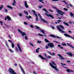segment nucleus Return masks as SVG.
I'll use <instances>...</instances> for the list:
<instances>
[{
  "label": "nucleus",
  "mask_w": 74,
  "mask_h": 74,
  "mask_svg": "<svg viewBox=\"0 0 74 74\" xmlns=\"http://www.w3.org/2000/svg\"><path fill=\"white\" fill-rule=\"evenodd\" d=\"M40 49V48L38 47L37 48V49H36V53H38L39 52V51H38V50Z\"/></svg>",
  "instance_id": "nucleus-20"
},
{
  "label": "nucleus",
  "mask_w": 74,
  "mask_h": 74,
  "mask_svg": "<svg viewBox=\"0 0 74 74\" xmlns=\"http://www.w3.org/2000/svg\"><path fill=\"white\" fill-rule=\"evenodd\" d=\"M41 41H40V40H38L37 42L39 43V44H40V43H41L42 42Z\"/></svg>",
  "instance_id": "nucleus-38"
},
{
  "label": "nucleus",
  "mask_w": 74,
  "mask_h": 74,
  "mask_svg": "<svg viewBox=\"0 0 74 74\" xmlns=\"http://www.w3.org/2000/svg\"><path fill=\"white\" fill-rule=\"evenodd\" d=\"M61 66H62V67H64V66H63L64 64H63V63H61Z\"/></svg>",
  "instance_id": "nucleus-45"
},
{
  "label": "nucleus",
  "mask_w": 74,
  "mask_h": 74,
  "mask_svg": "<svg viewBox=\"0 0 74 74\" xmlns=\"http://www.w3.org/2000/svg\"><path fill=\"white\" fill-rule=\"evenodd\" d=\"M50 37H56L57 38H58V39H61V37H60L58 36H55L52 34H50Z\"/></svg>",
  "instance_id": "nucleus-10"
},
{
  "label": "nucleus",
  "mask_w": 74,
  "mask_h": 74,
  "mask_svg": "<svg viewBox=\"0 0 74 74\" xmlns=\"http://www.w3.org/2000/svg\"><path fill=\"white\" fill-rule=\"evenodd\" d=\"M5 12H8L7 10L5 9Z\"/></svg>",
  "instance_id": "nucleus-60"
},
{
  "label": "nucleus",
  "mask_w": 74,
  "mask_h": 74,
  "mask_svg": "<svg viewBox=\"0 0 74 74\" xmlns=\"http://www.w3.org/2000/svg\"><path fill=\"white\" fill-rule=\"evenodd\" d=\"M51 63H52L54 65H55V66H56V64L55 63V62H51Z\"/></svg>",
  "instance_id": "nucleus-32"
},
{
  "label": "nucleus",
  "mask_w": 74,
  "mask_h": 74,
  "mask_svg": "<svg viewBox=\"0 0 74 74\" xmlns=\"http://www.w3.org/2000/svg\"><path fill=\"white\" fill-rule=\"evenodd\" d=\"M52 7L53 8H55V9H56V10L58 9V8H56L55 7L52 6Z\"/></svg>",
  "instance_id": "nucleus-46"
},
{
  "label": "nucleus",
  "mask_w": 74,
  "mask_h": 74,
  "mask_svg": "<svg viewBox=\"0 0 74 74\" xmlns=\"http://www.w3.org/2000/svg\"><path fill=\"white\" fill-rule=\"evenodd\" d=\"M49 11H51V12H53V10H51L50 9H49Z\"/></svg>",
  "instance_id": "nucleus-55"
},
{
  "label": "nucleus",
  "mask_w": 74,
  "mask_h": 74,
  "mask_svg": "<svg viewBox=\"0 0 74 74\" xmlns=\"http://www.w3.org/2000/svg\"><path fill=\"white\" fill-rule=\"evenodd\" d=\"M48 53H49V54L51 55V52L50 51H48L47 52Z\"/></svg>",
  "instance_id": "nucleus-61"
},
{
  "label": "nucleus",
  "mask_w": 74,
  "mask_h": 74,
  "mask_svg": "<svg viewBox=\"0 0 74 74\" xmlns=\"http://www.w3.org/2000/svg\"><path fill=\"white\" fill-rule=\"evenodd\" d=\"M49 58H51V56H48L47 59H48V58L49 59Z\"/></svg>",
  "instance_id": "nucleus-58"
},
{
  "label": "nucleus",
  "mask_w": 74,
  "mask_h": 74,
  "mask_svg": "<svg viewBox=\"0 0 74 74\" xmlns=\"http://www.w3.org/2000/svg\"><path fill=\"white\" fill-rule=\"evenodd\" d=\"M39 1H40V2H41V3H44V2L42 1H43V0H39Z\"/></svg>",
  "instance_id": "nucleus-35"
},
{
  "label": "nucleus",
  "mask_w": 74,
  "mask_h": 74,
  "mask_svg": "<svg viewBox=\"0 0 74 74\" xmlns=\"http://www.w3.org/2000/svg\"><path fill=\"white\" fill-rule=\"evenodd\" d=\"M14 43H12V48H14Z\"/></svg>",
  "instance_id": "nucleus-28"
},
{
  "label": "nucleus",
  "mask_w": 74,
  "mask_h": 74,
  "mask_svg": "<svg viewBox=\"0 0 74 74\" xmlns=\"http://www.w3.org/2000/svg\"><path fill=\"white\" fill-rule=\"evenodd\" d=\"M57 22L58 23H59L60 22H62V21H61L60 20H57Z\"/></svg>",
  "instance_id": "nucleus-40"
},
{
  "label": "nucleus",
  "mask_w": 74,
  "mask_h": 74,
  "mask_svg": "<svg viewBox=\"0 0 74 74\" xmlns=\"http://www.w3.org/2000/svg\"><path fill=\"white\" fill-rule=\"evenodd\" d=\"M64 10H65V11H68V10L66 8H64Z\"/></svg>",
  "instance_id": "nucleus-43"
},
{
  "label": "nucleus",
  "mask_w": 74,
  "mask_h": 74,
  "mask_svg": "<svg viewBox=\"0 0 74 74\" xmlns=\"http://www.w3.org/2000/svg\"><path fill=\"white\" fill-rule=\"evenodd\" d=\"M60 46H61V45H58V47H60Z\"/></svg>",
  "instance_id": "nucleus-64"
},
{
  "label": "nucleus",
  "mask_w": 74,
  "mask_h": 74,
  "mask_svg": "<svg viewBox=\"0 0 74 74\" xmlns=\"http://www.w3.org/2000/svg\"><path fill=\"white\" fill-rule=\"evenodd\" d=\"M38 16H39V17H40V20H41V21H42V22H44L45 23H47V22L46 21L45 19H42V16H41V15H40V14L39 13H38Z\"/></svg>",
  "instance_id": "nucleus-5"
},
{
  "label": "nucleus",
  "mask_w": 74,
  "mask_h": 74,
  "mask_svg": "<svg viewBox=\"0 0 74 74\" xmlns=\"http://www.w3.org/2000/svg\"><path fill=\"white\" fill-rule=\"evenodd\" d=\"M70 14L71 15V16H74L73 14L71 12H70Z\"/></svg>",
  "instance_id": "nucleus-37"
},
{
  "label": "nucleus",
  "mask_w": 74,
  "mask_h": 74,
  "mask_svg": "<svg viewBox=\"0 0 74 74\" xmlns=\"http://www.w3.org/2000/svg\"><path fill=\"white\" fill-rule=\"evenodd\" d=\"M59 26L60 27H61V28H62V29H64V27H63V25H59Z\"/></svg>",
  "instance_id": "nucleus-23"
},
{
  "label": "nucleus",
  "mask_w": 74,
  "mask_h": 74,
  "mask_svg": "<svg viewBox=\"0 0 74 74\" xmlns=\"http://www.w3.org/2000/svg\"><path fill=\"white\" fill-rule=\"evenodd\" d=\"M9 50L12 53H13L14 52V51H12L11 49H9Z\"/></svg>",
  "instance_id": "nucleus-34"
},
{
  "label": "nucleus",
  "mask_w": 74,
  "mask_h": 74,
  "mask_svg": "<svg viewBox=\"0 0 74 74\" xmlns=\"http://www.w3.org/2000/svg\"><path fill=\"white\" fill-rule=\"evenodd\" d=\"M24 25H28L26 22H24Z\"/></svg>",
  "instance_id": "nucleus-44"
},
{
  "label": "nucleus",
  "mask_w": 74,
  "mask_h": 74,
  "mask_svg": "<svg viewBox=\"0 0 74 74\" xmlns=\"http://www.w3.org/2000/svg\"><path fill=\"white\" fill-rule=\"evenodd\" d=\"M21 70H22L23 72V74H25V71H24V70H23V69L22 68V67H21Z\"/></svg>",
  "instance_id": "nucleus-30"
},
{
  "label": "nucleus",
  "mask_w": 74,
  "mask_h": 74,
  "mask_svg": "<svg viewBox=\"0 0 74 74\" xmlns=\"http://www.w3.org/2000/svg\"><path fill=\"white\" fill-rule=\"evenodd\" d=\"M69 5H70V6H71V7H73V5H71V4H70Z\"/></svg>",
  "instance_id": "nucleus-59"
},
{
  "label": "nucleus",
  "mask_w": 74,
  "mask_h": 74,
  "mask_svg": "<svg viewBox=\"0 0 74 74\" xmlns=\"http://www.w3.org/2000/svg\"><path fill=\"white\" fill-rule=\"evenodd\" d=\"M40 31L42 33H43V34H45V33L44 32V30L43 29H40Z\"/></svg>",
  "instance_id": "nucleus-25"
},
{
  "label": "nucleus",
  "mask_w": 74,
  "mask_h": 74,
  "mask_svg": "<svg viewBox=\"0 0 74 74\" xmlns=\"http://www.w3.org/2000/svg\"><path fill=\"white\" fill-rule=\"evenodd\" d=\"M0 23H1V25H3V22L2 21H0Z\"/></svg>",
  "instance_id": "nucleus-51"
},
{
  "label": "nucleus",
  "mask_w": 74,
  "mask_h": 74,
  "mask_svg": "<svg viewBox=\"0 0 74 74\" xmlns=\"http://www.w3.org/2000/svg\"><path fill=\"white\" fill-rule=\"evenodd\" d=\"M24 5L26 8H29V7H28V5H27V2L26 1H25Z\"/></svg>",
  "instance_id": "nucleus-14"
},
{
  "label": "nucleus",
  "mask_w": 74,
  "mask_h": 74,
  "mask_svg": "<svg viewBox=\"0 0 74 74\" xmlns=\"http://www.w3.org/2000/svg\"><path fill=\"white\" fill-rule=\"evenodd\" d=\"M17 45L18 47V48L19 49V51L22 52V50H21V46H20V45H19V44H17Z\"/></svg>",
  "instance_id": "nucleus-13"
},
{
  "label": "nucleus",
  "mask_w": 74,
  "mask_h": 74,
  "mask_svg": "<svg viewBox=\"0 0 74 74\" xmlns=\"http://www.w3.org/2000/svg\"><path fill=\"white\" fill-rule=\"evenodd\" d=\"M13 3H15V4H16V2L15 1V0H14V1H13Z\"/></svg>",
  "instance_id": "nucleus-53"
},
{
  "label": "nucleus",
  "mask_w": 74,
  "mask_h": 74,
  "mask_svg": "<svg viewBox=\"0 0 74 74\" xmlns=\"http://www.w3.org/2000/svg\"><path fill=\"white\" fill-rule=\"evenodd\" d=\"M38 7L39 8H42L43 7V6L42 5L39 6Z\"/></svg>",
  "instance_id": "nucleus-41"
},
{
  "label": "nucleus",
  "mask_w": 74,
  "mask_h": 74,
  "mask_svg": "<svg viewBox=\"0 0 74 74\" xmlns=\"http://www.w3.org/2000/svg\"><path fill=\"white\" fill-rule=\"evenodd\" d=\"M7 7L8 8H9V9H10L12 10L13 9V8H12V7L10 5H7Z\"/></svg>",
  "instance_id": "nucleus-16"
},
{
  "label": "nucleus",
  "mask_w": 74,
  "mask_h": 74,
  "mask_svg": "<svg viewBox=\"0 0 74 74\" xmlns=\"http://www.w3.org/2000/svg\"><path fill=\"white\" fill-rule=\"evenodd\" d=\"M59 0H52L53 1H58Z\"/></svg>",
  "instance_id": "nucleus-50"
},
{
  "label": "nucleus",
  "mask_w": 74,
  "mask_h": 74,
  "mask_svg": "<svg viewBox=\"0 0 74 74\" xmlns=\"http://www.w3.org/2000/svg\"><path fill=\"white\" fill-rule=\"evenodd\" d=\"M16 49L17 51H18V48H17V47H16Z\"/></svg>",
  "instance_id": "nucleus-63"
},
{
  "label": "nucleus",
  "mask_w": 74,
  "mask_h": 74,
  "mask_svg": "<svg viewBox=\"0 0 74 74\" xmlns=\"http://www.w3.org/2000/svg\"><path fill=\"white\" fill-rule=\"evenodd\" d=\"M29 44L31 45V46H32V47H34V45H33V44H32L31 43V42H29Z\"/></svg>",
  "instance_id": "nucleus-29"
},
{
  "label": "nucleus",
  "mask_w": 74,
  "mask_h": 74,
  "mask_svg": "<svg viewBox=\"0 0 74 74\" xmlns=\"http://www.w3.org/2000/svg\"><path fill=\"white\" fill-rule=\"evenodd\" d=\"M30 27L31 28H33V27H34V26H33V25H30Z\"/></svg>",
  "instance_id": "nucleus-36"
},
{
  "label": "nucleus",
  "mask_w": 74,
  "mask_h": 74,
  "mask_svg": "<svg viewBox=\"0 0 74 74\" xmlns=\"http://www.w3.org/2000/svg\"><path fill=\"white\" fill-rule=\"evenodd\" d=\"M63 23L65 25H66L67 26H69V24H68V23H66L64 21L63 22Z\"/></svg>",
  "instance_id": "nucleus-22"
},
{
  "label": "nucleus",
  "mask_w": 74,
  "mask_h": 74,
  "mask_svg": "<svg viewBox=\"0 0 74 74\" xmlns=\"http://www.w3.org/2000/svg\"><path fill=\"white\" fill-rule=\"evenodd\" d=\"M57 28L58 30H59L62 33H65V32L64 31H63L61 28H60V27H59V26H57Z\"/></svg>",
  "instance_id": "nucleus-6"
},
{
  "label": "nucleus",
  "mask_w": 74,
  "mask_h": 74,
  "mask_svg": "<svg viewBox=\"0 0 74 74\" xmlns=\"http://www.w3.org/2000/svg\"><path fill=\"white\" fill-rule=\"evenodd\" d=\"M3 8V6H1L0 7V10H1Z\"/></svg>",
  "instance_id": "nucleus-56"
},
{
  "label": "nucleus",
  "mask_w": 74,
  "mask_h": 74,
  "mask_svg": "<svg viewBox=\"0 0 74 74\" xmlns=\"http://www.w3.org/2000/svg\"><path fill=\"white\" fill-rule=\"evenodd\" d=\"M12 5H13V6L15 5H16L15 3H12Z\"/></svg>",
  "instance_id": "nucleus-57"
},
{
  "label": "nucleus",
  "mask_w": 74,
  "mask_h": 74,
  "mask_svg": "<svg viewBox=\"0 0 74 74\" xmlns=\"http://www.w3.org/2000/svg\"><path fill=\"white\" fill-rule=\"evenodd\" d=\"M47 45L48 46L50 47V48H53V47H54V45L53 43H49V44H48Z\"/></svg>",
  "instance_id": "nucleus-9"
},
{
  "label": "nucleus",
  "mask_w": 74,
  "mask_h": 74,
  "mask_svg": "<svg viewBox=\"0 0 74 74\" xmlns=\"http://www.w3.org/2000/svg\"><path fill=\"white\" fill-rule=\"evenodd\" d=\"M19 16H22V14H21V13H19Z\"/></svg>",
  "instance_id": "nucleus-54"
},
{
  "label": "nucleus",
  "mask_w": 74,
  "mask_h": 74,
  "mask_svg": "<svg viewBox=\"0 0 74 74\" xmlns=\"http://www.w3.org/2000/svg\"><path fill=\"white\" fill-rule=\"evenodd\" d=\"M25 40H27V36H25Z\"/></svg>",
  "instance_id": "nucleus-48"
},
{
  "label": "nucleus",
  "mask_w": 74,
  "mask_h": 74,
  "mask_svg": "<svg viewBox=\"0 0 74 74\" xmlns=\"http://www.w3.org/2000/svg\"><path fill=\"white\" fill-rule=\"evenodd\" d=\"M44 56H45V57H46V58H48V57H47V55H46V54H45V53H44Z\"/></svg>",
  "instance_id": "nucleus-49"
},
{
  "label": "nucleus",
  "mask_w": 74,
  "mask_h": 74,
  "mask_svg": "<svg viewBox=\"0 0 74 74\" xmlns=\"http://www.w3.org/2000/svg\"><path fill=\"white\" fill-rule=\"evenodd\" d=\"M56 11L58 14L61 15H62V16H63L64 14V12H63L59 10L58 9L56 10Z\"/></svg>",
  "instance_id": "nucleus-4"
},
{
  "label": "nucleus",
  "mask_w": 74,
  "mask_h": 74,
  "mask_svg": "<svg viewBox=\"0 0 74 74\" xmlns=\"http://www.w3.org/2000/svg\"><path fill=\"white\" fill-rule=\"evenodd\" d=\"M51 27L53 29H55V27L53 26H51Z\"/></svg>",
  "instance_id": "nucleus-52"
},
{
  "label": "nucleus",
  "mask_w": 74,
  "mask_h": 74,
  "mask_svg": "<svg viewBox=\"0 0 74 74\" xmlns=\"http://www.w3.org/2000/svg\"><path fill=\"white\" fill-rule=\"evenodd\" d=\"M18 31L19 32H20V33H21V34L22 35V36H24L26 35V34H25V32H22V31H21V30H20V29H18Z\"/></svg>",
  "instance_id": "nucleus-8"
},
{
  "label": "nucleus",
  "mask_w": 74,
  "mask_h": 74,
  "mask_svg": "<svg viewBox=\"0 0 74 74\" xmlns=\"http://www.w3.org/2000/svg\"><path fill=\"white\" fill-rule=\"evenodd\" d=\"M67 45H68V46H69V47H71L72 48L74 49V47H73V46H71V45L69 43H67Z\"/></svg>",
  "instance_id": "nucleus-18"
},
{
  "label": "nucleus",
  "mask_w": 74,
  "mask_h": 74,
  "mask_svg": "<svg viewBox=\"0 0 74 74\" xmlns=\"http://www.w3.org/2000/svg\"><path fill=\"white\" fill-rule=\"evenodd\" d=\"M38 56H39V57H40V58H41V59H45V60H47V59L46 58H44V57H42L41 55H38Z\"/></svg>",
  "instance_id": "nucleus-15"
},
{
  "label": "nucleus",
  "mask_w": 74,
  "mask_h": 74,
  "mask_svg": "<svg viewBox=\"0 0 74 74\" xmlns=\"http://www.w3.org/2000/svg\"><path fill=\"white\" fill-rule=\"evenodd\" d=\"M24 12L27 15H28L29 14H28V12H27L26 11H24Z\"/></svg>",
  "instance_id": "nucleus-27"
},
{
  "label": "nucleus",
  "mask_w": 74,
  "mask_h": 74,
  "mask_svg": "<svg viewBox=\"0 0 74 74\" xmlns=\"http://www.w3.org/2000/svg\"><path fill=\"white\" fill-rule=\"evenodd\" d=\"M50 55H51V56H54V55H55V53H51Z\"/></svg>",
  "instance_id": "nucleus-33"
},
{
  "label": "nucleus",
  "mask_w": 74,
  "mask_h": 74,
  "mask_svg": "<svg viewBox=\"0 0 74 74\" xmlns=\"http://www.w3.org/2000/svg\"><path fill=\"white\" fill-rule=\"evenodd\" d=\"M58 56L60 57V59H65L64 58L62 57V56L60 54H58Z\"/></svg>",
  "instance_id": "nucleus-17"
},
{
  "label": "nucleus",
  "mask_w": 74,
  "mask_h": 74,
  "mask_svg": "<svg viewBox=\"0 0 74 74\" xmlns=\"http://www.w3.org/2000/svg\"><path fill=\"white\" fill-rule=\"evenodd\" d=\"M32 11L33 12H34V15H35L36 18V22H38V16H37V14H36V12L34 11V10H32Z\"/></svg>",
  "instance_id": "nucleus-7"
},
{
  "label": "nucleus",
  "mask_w": 74,
  "mask_h": 74,
  "mask_svg": "<svg viewBox=\"0 0 74 74\" xmlns=\"http://www.w3.org/2000/svg\"><path fill=\"white\" fill-rule=\"evenodd\" d=\"M67 55H69V56H70L71 57H72L73 56H74V54H72V53L70 52H69L68 53H67Z\"/></svg>",
  "instance_id": "nucleus-12"
},
{
  "label": "nucleus",
  "mask_w": 74,
  "mask_h": 74,
  "mask_svg": "<svg viewBox=\"0 0 74 74\" xmlns=\"http://www.w3.org/2000/svg\"><path fill=\"white\" fill-rule=\"evenodd\" d=\"M10 74H16V73L13 70V69L11 68L9 69V70Z\"/></svg>",
  "instance_id": "nucleus-3"
},
{
  "label": "nucleus",
  "mask_w": 74,
  "mask_h": 74,
  "mask_svg": "<svg viewBox=\"0 0 74 74\" xmlns=\"http://www.w3.org/2000/svg\"><path fill=\"white\" fill-rule=\"evenodd\" d=\"M42 10H43L44 11H45V14L47 15V16H50V17H51V18H53V16H52V15H51V14H48V12H47V10H45V9L44 8V9H42Z\"/></svg>",
  "instance_id": "nucleus-1"
},
{
  "label": "nucleus",
  "mask_w": 74,
  "mask_h": 74,
  "mask_svg": "<svg viewBox=\"0 0 74 74\" xmlns=\"http://www.w3.org/2000/svg\"><path fill=\"white\" fill-rule=\"evenodd\" d=\"M62 2H64L65 4H66V5H68V3H67L66 2V1H65V0L62 1Z\"/></svg>",
  "instance_id": "nucleus-26"
},
{
  "label": "nucleus",
  "mask_w": 74,
  "mask_h": 74,
  "mask_svg": "<svg viewBox=\"0 0 74 74\" xmlns=\"http://www.w3.org/2000/svg\"><path fill=\"white\" fill-rule=\"evenodd\" d=\"M7 17L9 21H11V18L10 17H9L8 16H7Z\"/></svg>",
  "instance_id": "nucleus-24"
},
{
  "label": "nucleus",
  "mask_w": 74,
  "mask_h": 74,
  "mask_svg": "<svg viewBox=\"0 0 74 74\" xmlns=\"http://www.w3.org/2000/svg\"><path fill=\"white\" fill-rule=\"evenodd\" d=\"M70 70L69 69H66L67 71V72H68V73H70Z\"/></svg>",
  "instance_id": "nucleus-39"
},
{
  "label": "nucleus",
  "mask_w": 74,
  "mask_h": 74,
  "mask_svg": "<svg viewBox=\"0 0 74 74\" xmlns=\"http://www.w3.org/2000/svg\"><path fill=\"white\" fill-rule=\"evenodd\" d=\"M69 23H70V24H71V23H73V22H71V21H69L68 22Z\"/></svg>",
  "instance_id": "nucleus-42"
},
{
  "label": "nucleus",
  "mask_w": 74,
  "mask_h": 74,
  "mask_svg": "<svg viewBox=\"0 0 74 74\" xmlns=\"http://www.w3.org/2000/svg\"><path fill=\"white\" fill-rule=\"evenodd\" d=\"M64 35L65 36H66V37H70L72 39H74V38L70 36V35L67 34H64Z\"/></svg>",
  "instance_id": "nucleus-11"
},
{
  "label": "nucleus",
  "mask_w": 74,
  "mask_h": 74,
  "mask_svg": "<svg viewBox=\"0 0 74 74\" xmlns=\"http://www.w3.org/2000/svg\"><path fill=\"white\" fill-rule=\"evenodd\" d=\"M8 36L9 37V38H11V36H10V35H8Z\"/></svg>",
  "instance_id": "nucleus-62"
},
{
  "label": "nucleus",
  "mask_w": 74,
  "mask_h": 74,
  "mask_svg": "<svg viewBox=\"0 0 74 74\" xmlns=\"http://www.w3.org/2000/svg\"><path fill=\"white\" fill-rule=\"evenodd\" d=\"M45 41L46 42H50L48 40L47 38H45Z\"/></svg>",
  "instance_id": "nucleus-21"
},
{
  "label": "nucleus",
  "mask_w": 74,
  "mask_h": 74,
  "mask_svg": "<svg viewBox=\"0 0 74 74\" xmlns=\"http://www.w3.org/2000/svg\"><path fill=\"white\" fill-rule=\"evenodd\" d=\"M48 47H49L48 46L46 45L45 48L46 49H48Z\"/></svg>",
  "instance_id": "nucleus-47"
},
{
  "label": "nucleus",
  "mask_w": 74,
  "mask_h": 74,
  "mask_svg": "<svg viewBox=\"0 0 74 74\" xmlns=\"http://www.w3.org/2000/svg\"><path fill=\"white\" fill-rule=\"evenodd\" d=\"M38 36H42H42H44V35H42L40 33H38Z\"/></svg>",
  "instance_id": "nucleus-31"
},
{
  "label": "nucleus",
  "mask_w": 74,
  "mask_h": 74,
  "mask_svg": "<svg viewBox=\"0 0 74 74\" xmlns=\"http://www.w3.org/2000/svg\"><path fill=\"white\" fill-rule=\"evenodd\" d=\"M35 27L36 29H38V30H41V28H40V27L38 26H37L36 25L35 26Z\"/></svg>",
  "instance_id": "nucleus-19"
},
{
  "label": "nucleus",
  "mask_w": 74,
  "mask_h": 74,
  "mask_svg": "<svg viewBox=\"0 0 74 74\" xmlns=\"http://www.w3.org/2000/svg\"><path fill=\"white\" fill-rule=\"evenodd\" d=\"M49 64L50 65L51 67H52V68H53V69H54L56 71H58V70H59V69H57V66H54V65L53 64H52L50 63H49Z\"/></svg>",
  "instance_id": "nucleus-2"
}]
</instances>
